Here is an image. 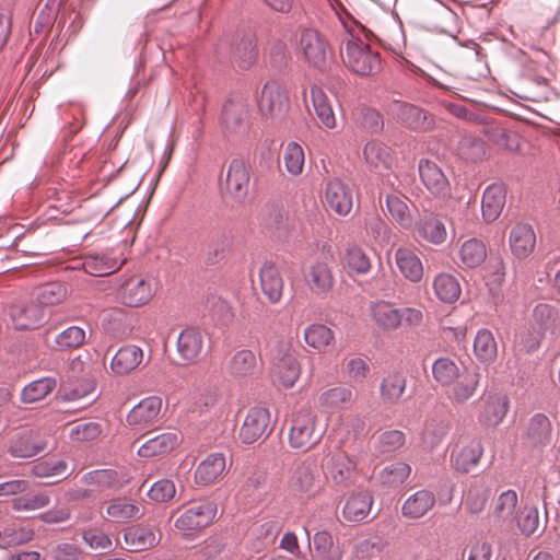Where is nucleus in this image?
Returning a JSON list of instances; mask_svg holds the SVG:
<instances>
[{
	"instance_id": "nucleus-1",
	"label": "nucleus",
	"mask_w": 560,
	"mask_h": 560,
	"mask_svg": "<svg viewBox=\"0 0 560 560\" xmlns=\"http://www.w3.org/2000/svg\"><path fill=\"white\" fill-rule=\"evenodd\" d=\"M372 32L358 24L355 28L348 30L341 39V56L346 66L354 73L366 77L381 71L382 61L380 54L371 49L361 36L369 38Z\"/></svg>"
},
{
	"instance_id": "nucleus-2",
	"label": "nucleus",
	"mask_w": 560,
	"mask_h": 560,
	"mask_svg": "<svg viewBox=\"0 0 560 560\" xmlns=\"http://www.w3.org/2000/svg\"><path fill=\"white\" fill-rule=\"evenodd\" d=\"M249 188L250 166L241 159H233L229 164L225 182L221 185L224 201L231 205L244 203Z\"/></svg>"
},
{
	"instance_id": "nucleus-3",
	"label": "nucleus",
	"mask_w": 560,
	"mask_h": 560,
	"mask_svg": "<svg viewBox=\"0 0 560 560\" xmlns=\"http://www.w3.org/2000/svg\"><path fill=\"white\" fill-rule=\"evenodd\" d=\"M323 434V429L316 424L315 415L301 410L292 419L289 442L291 447L306 452L322 440Z\"/></svg>"
},
{
	"instance_id": "nucleus-4",
	"label": "nucleus",
	"mask_w": 560,
	"mask_h": 560,
	"mask_svg": "<svg viewBox=\"0 0 560 560\" xmlns=\"http://www.w3.org/2000/svg\"><path fill=\"white\" fill-rule=\"evenodd\" d=\"M10 317L19 330L36 329L46 322L48 311L31 295L10 306Z\"/></svg>"
},
{
	"instance_id": "nucleus-5",
	"label": "nucleus",
	"mask_w": 560,
	"mask_h": 560,
	"mask_svg": "<svg viewBox=\"0 0 560 560\" xmlns=\"http://www.w3.org/2000/svg\"><path fill=\"white\" fill-rule=\"evenodd\" d=\"M322 469L315 457L308 456L294 465L290 477V487L300 493L314 494L320 488Z\"/></svg>"
},
{
	"instance_id": "nucleus-6",
	"label": "nucleus",
	"mask_w": 560,
	"mask_h": 560,
	"mask_svg": "<svg viewBox=\"0 0 560 560\" xmlns=\"http://www.w3.org/2000/svg\"><path fill=\"white\" fill-rule=\"evenodd\" d=\"M272 430L269 410L264 407H253L245 417L240 430V438L243 443L252 444L258 440L266 439Z\"/></svg>"
},
{
	"instance_id": "nucleus-7",
	"label": "nucleus",
	"mask_w": 560,
	"mask_h": 560,
	"mask_svg": "<svg viewBox=\"0 0 560 560\" xmlns=\"http://www.w3.org/2000/svg\"><path fill=\"white\" fill-rule=\"evenodd\" d=\"M300 45L306 60L316 69L325 70L331 55L327 43L314 28H303Z\"/></svg>"
},
{
	"instance_id": "nucleus-8",
	"label": "nucleus",
	"mask_w": 560,
	"mask_h": 560,
	"mask_svg": "<svg viewBox=\"0 0 560 560\" xmlns=\"http://www.w3.org/2000/svg\"><path fill=\"white\" fill-rule=\"evenodd\" d=\"M221 121L229 132L235 135L245 133L249 128L246 100L240 95L230 97L223 105Z\"/></svg>"
},
{
	"instance_id": "nucleus-9",
	"label": "nucleus",
	"mask_w": 560,
	"mask_h": 560,
	"mask_svg": "<svg viewBox=\"0 0 560 560\" xmlns=\"http://www.w3.org/2000/svg\"><path fill=\"white\" fill-rule=\"evenodd\" d=\"M418 171L422 184L435 198L445 200L451 196V184L442 168L428 159H421Z\"/></svg>"
},
{
	"instance_id": "nucleus-10",
	"label": "nucleus",
	"mask_w": 560,
	"mask_h": 560,
	"mask_svg": "<svg viewBox=\"0 0 560 560\" xmlns=\"http://www.w3.org/2000/svg\"><path fill=\"white\" fill-rule=\"evenodd\" d=\"M217 505L210 501L195 503L175 521V527L185 530H197L208 526L215 517Z\"/></svg>"
},
{
	"instance_id": "nucleus-11",
	"label": "nucleus",
	"mask_w": 560,
	"mask_h": 560,
	"mask_svg": "<svg viewBox=\"0 0 560 560\" xmlns=\"http://www.w3.org/2000/svg\"><path fill=\"white\" fill-rule=\"evenodd\" d=\"M324 198L325 205L340 217L348 215L353 207V190L339 178L326 183Z\"/></svg>"
},
{
	"instance_id": "nucleus-12",
	"label": "nucleus",
	"mask_w": 560,
	"mask_h": 560,
	"mask_svg": "<svg viewBox=\"0 0 560 560\" xmlns=\"http://www.w3.org/2000/svg\"><path fill=\"white\" fill-rule=\"evenodd\" d=\"M288 97L282 86L275 80L267 81L258 98V108L266 117H278L287 107Z\"/></svg>"
},
{
	"instance_id": "nucleus-13",
	"label": "nucleus",
	"mask_w": 560,
	"mask_h": 560,
	"mask_svg": "<svg viewBox=\"0 0 560 560\" xmlns=\"http://www.w3.org/2000/svg\"><path fill=\"white\" fill-rule=\"evenodd\" d=\"M517 493L514 490L503 491L493 503L492 523L505 530L511 529L517 515Z\"/></svg>"
},
{
	"instance_id": "nucleus-14",
	"label": "nucleus",
	"mask_w": 560,
	"mask_h": 560,
	"mask_svg": "<svg viewBox=\"0 0 560 560\" xmlns=\"http://www.w3.org/2000/svg\"><path fill=\"white\" fill-rule=\"evenodd\" d=\"M258 49L256 37L250 32H244L231 43V58L241 70H249L256 62Z\"/></svg>"
},
{
	"instance_id": "nucleus-15",
	"label": "nucleus",
	"mask_w": 560,
	"mask_h": 560,
	"mask_svg": "<svg viewBox=\"0 0 560 560\" xmlns=\"http://www.w3.org/2000/svg\"><path fill=\"white\" fill-rule=\"evenodd\" d=\"M153 296L151 283L139 277L127 279L119 289V299L129 307L147 304Z\"/></svg>"
},
{
	"instance_id": "nucleus-16",
	"label": "nucleus",
	"mask_w": 560,
	"mask_h": 560,
	"mask_svg": "<svg viewBox=\"0 0 560 560\" xmlns=\"http://www.w3.org/2000/svg\"><path fill=\"white\" fill-rule=\"evenodd\" d=\"M416 233L419 237L434 245L444 243L447 236L443 218L429 211L419 214L416 222Z\"/></svg>"
},
{
	"instance_id": "nucleus-17",
	"label": "nucleus",
	"mask_w": 560,
	"mask_h": 560,
	"mask_svg": "<svg viewBox=\"0 0 560 560\" xmlns=\"http://www.w3.org/2000/svg\"><path fill=\"white\" fill-rule=\"evenodd\" d=\"M327 478L336 486L349 487L355 479V464L345 453L334 454L326 464Z\"/></svg>"
},
{
	"instance_id": "nucleus-18",
	"label": "nucleus",
	"mask_w": 560,
	"mask_h": 560,
	"mask_svg": "<svg viewBox=\"0 0 560 560\" xmlns=\"http://www.w3.org/2000/svg\"><path fill=\"white\" fill-rule=\"evenodd\" d=\"M162 399L150 396L138 402L127 415V423L130 427L145 428L152 425L159 418Z\"/></svg>"
},
{
	"instance_id": "nucleus-19",
	"label": "nucleus",
	"mask_w": 560,
	"mask_h": 560,
	"mask_svg": "<svg viewBox=\"0 0 560 560\" xmlns=\"http://www.w3.org/2000/svg\"><path fill=\"white\" fill-rule=\"evenodd\" d=\"M483 454V445L478 438L471 439L466 445L452 452L451 460L454 468L463 474L472 471Z\"/></svg>"
},
{
	"instance_id": "nucleus-20",
	"label": "nucleus",
	"mask_w": 560,
	"mask_h": 560,
	"mask_svg": "<svg viewBox=\"0 0 560 560\" xmlns=\"http://www.w3.org/2000/svg\"><path fill=\"white\" fill-rule=\"evenodd\" d=\"M396 116L400 124L412 130L428 131L434 127L433 116L412 104L399 103Z\"/></svg>"
},
{
	"instance_id": "nucleus-21",
	"label": "nucleus",
	"mask_w": 560,
	"mask_h": 560,
	"mask_svg": "<svg viewBox=\"0 0 560 560\" xmlns=\"http://www.w3.org/2000/svg\"><path fill=\"white\" fill-rule=\"evenodd\" d=\"M480 369L475 365L464 369L456 377L452 386L451 398L456 404H464L469 400L476 393L480 382Z\"/></svg>"
},
{
	"instance_id": "nucleus-22",
	"label": "nucleus",
	"mask_w": 560,
	"mask_h": 560,
	"mask_svg": "<svg viewBox=\"0 0 560 560\" xmlns=\"http://www.w3.org/2000/svg\"><path fill=\"white\" fill-rule=\"evenodd\" d=\"M373 497L368 490L353 492L345 502L342 517L349 523L363 522L371 513Z\"/></svg>"
},
{
	"instance_id": "nucleus-23",
	"label": "nucleus",
	"mask_w": 560,
	"mask_h": 560,
	"mask_svg": "<svg viewBox=\"0 0 560 560\" xmlns=\"http://www.w3.org/2000/svg\"><path fill=\"white\" fill-rule=\"evenodd\" d=\"M510 247L513 255L520 259L528 257L536 244V234L530 224L517 223L510 232Z\"/></svg>"
},
{
	"instance_id": "nucleus-24",
	"label": "nucleus",
	"mask_w": 560,
	"mask_h": 560,
	"mask_svg": "<svg viewBox=\"0 0 560 560\" xmlns=\"http://www.w3.org/2000/svg\"><path fill=\"white\" fill-rule=\"evenodd\" d=\"M260 288L266 299L276 304L280 301L283 292V279L271 261H266L259 270Z\"/></svg>"
},
{
	"instance_id": "nucleus-25",
	"label": "nucleus",
	"mask_w": 560,
	"mask_h": 560,
	"mask_svg": "<svg viewBox=\"0 0 560 560\" xmlns=\"http://www.w3.org/2000/svg\"><path fill=\"white\" fill-rule=\"evenodd\" d=\"M124 540L128 551L140 552L155 547L160 538L148 526L132 525L125 529Z\"/></svg>"
},
{
	"instance_id": "nucleus-26",
	"label": "nucleus",
	"mask_w": 560,
	"mask_h": 560,
	"mask_svg": "<svg viewBox=\"0 0 560 560\" xmlns=\"http://www.w3.org/2000/svg\"><path fill=\"white\" fill-rule=\"evenodd\" d=\"M506 190L501 184H492L486 188L481 200L482 217L486 222L495 221L505 205Z\"/></svg>"
},
{
	"instance_id": "nucleus-27",
	"label": "nucleus",
	"mask_w": 560,
	"mask_h": 560,
	"mask_svg": "<svg viewBox=\"0 0 560 560\" xmlns=\"http://www.w3.org/2000/svg\"><path fill=\"white\" fill-rule=\"evenodd\" d=\"M47 448L44 438L33 432H23L10 445L9 452L15 458H30L36 456Z\"/></svg>"
},
{
	"instance_id": "nucleus-28",
	"label": "nucleus",
	"mask_w": 560,
	"mask_h": 560,
	"mask_svg": "<svg viewBox=\"0 0 560 560\" xmlns=\"http://www.w3.org/2000/svg\"><path fill=\"white\" fill-rule=\"evenodd\" d=\"M203 336L196 327L185 328L177 337V352L187 362H192L202 353Z\"/></svg>"
},
{
	"instance_id": "nucleus-29",
	"label": "nucleus",
	"mask_w": 560,
	"mask_h": 560,
	"mask_svg": "<svg viewBox=\"0 0 560 560\" xmlns=\"http://www.w3.org/2000/svg\"><path fill=\"white\" fill-rule=\"evenodd\" d=\"M225 456L222 453L209 454L197 467L195 480L198 485L213 483L225 471Z\"/></svg>"
},
{
	"instance_id": "nucleus-30",
	"label": "nucleus",
	"mask_w": 560,
	"mask_h": 560,
	"mask_svg": "<svg viewBox=\"0 0 560 560\" xmlns=\"http://www.w3.org/2000/svg\"><path fill=\"white\" fill-rule=\"evenodd\" d=\"M552 429L548 417L537 413L529 420L524 439L528 445L538 447L549 444Z\"/></svg>"
},
{
	"instance_id": "nucleus-31",
	"label": "nucleus",
	"mask_w": 560,
	"mask_h": 560,
	"mask_svg": "<svg viewBox=\"0 0 560 560\" xmlns=\"http://www.w3.org/2000/svg\"><path fill=\"white\" fill-rule=\"evenodd\" d=\"M435 504V494L422 489L411 494L402 504L401 513L408 518H420Z\"/></svg>"
},
{
	"instance_id": "nucleus-32",
	"label": "nucleus",
	"mask_w": 560,
	"mask_h": 560,
	"mask_svg": "<svg viewBox=\"0 0 560 560\" xmlns=\"http://www.w3.org/2000/svg\"><path fill=\"white\" fill-rule=\"evenodd\" d=\"M275 374L280 385L291 388L301 374V366L294 352L288 351L275 363Z\"/></svg>"
},
{
	"instance_id": "nucleus-33",
	"label": "nucleus",
	"mask_w": 560,
	"mask_h": 560,
	"mask_svg": "<svg viewBox=\"0 0 560 560\" xmlns=\"http://www.w3.org/2000/svg\"><path fill=\"white\" fill-rule=\"evenodd\" d=\"M143 352L135 345L121 347L113 357L110 368L116 374H126L135 370L142 361Z\"/></svg>"
},
{
	"instance_id": "nucleus-34",
	"label": "nucleus",
	"mask_w": 560,
	"mask_h": 560,
	"mask_svg": "<svg viewBox=\"0 0 560 560\" xmlns=\"http://www.w3.org/2000/svg\"><path fill=\"white\" fill-rule=\"evenodd\" d=\"M121 265L122 261L119 262L116 258L109 257L104 253L88 254L82 262L85 272L94 277L108 276L118 270Z\"/></svg>"
},
{
	"instance_id": "nucleus-35",
	"label": "nucleus",
	"mask_w": 560,
	"mask_h": 560,
	"mask_svg": "<svg viewBox=\"0 0 560 560\" xmlns=\"http://www.w3.org/2000/svg\"><path fill=\"white\" fill-rule=\"evenodd\" d=\"M371 317L383 330H395L400 326L399 308L392 303L378 301L371 305Z\"/></svg>"
},
{
	"instance_id": "nucleus-36",
	"label": "nucleus",
	"mask_w": 560,
	"mask_h": 560,
	"mask_svg": "<svg viewBox=\"0 0 560 560\" xmlns=\"http://www.w3.org/2000/svg\"><path fill=\"white\" fill-rule=\"evenodd\" d=\"M509 409V399L505 395H490L480 413V421L488 427H497L502 422Z\"/></svg>"
},
{
	"instance_id": "nucleus-37",
	"label": "nucleus",
	"mask_w": 560,
	"mask_h": 560,
	"mask_svg": "<svg viewBox=\"0 0 560 560\" xmlns=\"http://www.w3.org/2000/svg\"><path fill=\"white\" fill-rule=\"evenodd\" d=\"M180 439L178 434L166 432L155 435L145 441L138 450L140 457H154L172 451Z\"/></svg>"
},
{
	"instance_id": "nucleus-38",
	"label": "nucleus",
	"mask_w": 560,
	"mask_h": 560,
	"mask_svg": "<svg viewBox=\"0 0 560 560\" xmlns=\"http://www.w3.org/2000/svg\"><path fill=\"white\" fill-rule=\"evenodd\" d=\"M395 260L399 271L411 282H419L423 277V266L419 257L409 248H398Z\"/></svg>"
},
{
	"instance_id": "nucleus-39",
	"label": "nucleus",
	"mask_w": 560,
	"mask_h": 560,
	"mask_svg": "<svg viewBox=\"0 0 560 560\" xmlns=\"http://www.w3.org/2000/svg\"><path fill=\"white\" fill-rule=\"evenodd\" d=\"M231 247L230 235L224 231L214 232L203 249V261L212 266L221 261Z\"/></svg>"
},
{
	"instance_id": "nucleus-40",
	"label": "nucleus",
	"mask_w": 560,
	"mask_h": 560,
	"mask_svg": "<svg viewBox=\"0 0 560 560\" xmlns=\"http://www.w3.org/2000/svg\"><path fill=\"white\" fill-rule=\"evenodd\" d=\"M306 280L316 294L327 293L334 287L332 272L324 261H317L311 266Z\"/></svg>"
},
{
	"instance_id": "nucleus-41",
	"label": "nucleus",
	"mask_w": 560,
	"mask_h": 560,
	"mask_svg": "<svg viewBox=\"0 0 560 560\" xmlns=\"http://www.w3.org/2000/svg\"><path fill=\"white\" fill-rule=\"evenodd\" d=\"M433 289L436 298L447 304L455 303L462 293L460 284L456 277L441 272L433 280Z\"/></svg>"
},
{
	"instance_id": "nucleus-42",
	"label": "nucleus",
	"mask_w": 560,
	"mask_h": 560,
	"mask_svg": "<svg viewBox=\"0 0 560 560\" xmlns=\"http://www.w3.org/2000/svg\"><path fill=\"white\" fill-rule=\"evenodd\" d=\"M407 378L404 373L394 372L386 375L380 386V394L383 401L387 404L398 402L406 390Z\"/></svg>"
},
{
	"instance_id": "nucleus-43",
	"label": "nucleus",
	"mask_w": 560,
	"mask_h": 560,
	"mask_svg": "<svg viewBox=\"0 0 560 560\" xmlns=\"http://www.w3.org/2000/svg\"><path fill=\"white\" fill-rule=\"evenodd\" d=\"M474 353L485 364L492 363L498 355V343L489 329H479L474 340Z\"/></svg>"
},
{
	"instance_id": "nucleus-44",
	"label": "nucleus",
	"mask_w": 560,
	"mask_h": 560,
	"mask_svg": "<svg viewBox=\"0 0 560 560\" xmlns=\"http://www.w3.org/2000/svg\"><path fill=\"white\" fill-rule=\"evenodd\" d=\"M257 370V360L252 350L237 351L228 363V371L236 377L254 375Z\"/></svg>"
},
{
	"instance_id": "nucleus-45",
	"label": "nucleus",
	"mask_w": 560,
	"mask_h": 560,
	"mask_svg": "<svg viewBox=\"0 0 560 560\" xmlns=\"http://www.w3.org/2000/svg\"><path fill=\"white\" fill-rule=\"evenodd\" d=\"M311 100L320 122L327 128H334L336 126V118L325 92L316 85L312 86Z\"/></svg>"
},
{
	"instance_id": "nucleus-46",
	"label": "nucleus",
	"mask_w": 560,
	"mask_h": 560,
	"mask_svg": "<svg viewBox=\"0 0 560 560\" xmlns=\"http://www.w3.org/2000/svg\"><path fill=\"white\" fill-rule=\"evenodd\" d=\"M304 340L318 352H325L327 347L334 342L335 336L332 330L327 326L323 324H312L304 330Z\"/></svg>"
},
{
	"instance_id": "nucleus-47",
	"label": "nucleus",
	"mask_w": 560,
	"mask_h": 560,
	"mask_svg": "<svg viewBox=\"0 0 560 560\" xmlns=\"http://www.w3.org/2000/svg\"><path fill=\"white\" fill-rule=\"evenodd\" d=\"M32 295L48 311V306L59 304L66 299L67 289L62 283L49 282L38 287Z\"/></svg>"
},
{
	"instance_id": "nucleus-48",
	"label": "nucleus",
	"mask_w": 560,
	"mask_h": 560,
	"mask_svg": "<svg viewBox=\"0 0 560 560\" xmlns=\"http://www.w3.org/2000/svg\"><path fill=\"white\" fill-rule=\"evenodd\" d=\"M460 373L457 364L446 357L436 359L432 364L433 378L443 387L451 386Z\"/></svg>"
},
{
	"instance_id": "nucleus-49",
	"label": "nucleus",
	"mask_w": 560,
	"mask_h": 560,
	"mask_svg": "<svg viewBox=\"0 0 560 560\" xmlns=\"http://www.w3.org/2000/svg\"><path fill=\"white\" fill-rule=\"evenodd\" d=\"M57 381L54 377H42L27 384L22 393L23 402L31 404L44 399L56 387Z\"/></svg>"
},
{
	"instance_id": "nucleus-50",
	"label": "nucleus",
	"mask_w": 560,
	"mask_h": 560,
	"mask_svg": "<svg viewBox=\"0 0 560 560\" xmlns=\"http://www.w3.org/2000/svg\"><path fill=\"white\" fill-rule=\"evenodd\" d=\"M313 547L318 560H340L341 550L332 541L331 535L326 532H317L313 537Z\"/></svg>"
},
{
	"instance_id": "nucleus-51",
	"label": "nucleus",
	"mask_w": 560,
	"mask_h": 560,
	"mask_svg": "<svg viewBox=\"0 0 560 560\" xmlns=\"http://www.w3.org/2000/svg\"><path fill=\"white\" fill-rule=\"evenodd\" d=\"M50 504V497L46 492H24L11 501L14 511H35L47 508Z\"/></svg>"
},
{
	"instance_id": "nucleus-52",
	"label": "nucleus",
	"mask_w": 560,
	"mask_h": 560,
	"mask_svg": "<svg viewBox=\"0 0 560 560\" xmlns=\"http://www.w3.org/2000/svg\"><path fill=\"white\" fill-rule=\"evenodd\" d=\"M84 480L90 485H95L101 490H119L124 485L118 472L114 469H98L90 471L84 476Z\"/></svg>"
},
{
	"instance_id": "nucleus-53",
	"label": "nucleus",
	"mask_w": 560,
	"mask_h": 560,
	"mask_svg": "<svg viewBox=\"0 0 560 560\" xmlns=\"http://www.w3.org/2000/svg\"><path fill=\"white\" fill-rule=\"evenodd\" d=\"M85 341V330L78 326H69L55 337L54 350L65 351L77 349Z\"/></svg>"
},
{
	"instance_id": "nucleus-54",
	"label": "nucleus",
	"mask_w": 560,
	"mask_h": 560,
	"mask_svg": "<svg viewBox=\"0 0 560 560\" xmlns=\"http://www.w3.org/2000/svg\"><path fill=\"white\" fill-rule=\"evenodd\" d=\"M460 259L468 268L478 267L487 257L486 245L476 238L466 241L460 247Z\"/></svg>"
},
{
	"instance_id": "nucleus-55",
	"label": "nucleus",
	"mask_w": 560,
	"mask_h": 560,
	"mask_svg": "<svg viewBox=\"0 0 560 560\" xmlns=\"http://www.w3.org/2000/svg\"><path fill=\"white\" fill-rule=\"evenodd\" d=\"M106 514L117 523H124L141 516L140 508L137 504L121 499L113 500L106 508Z\"/></svg>"
},
{
	"instance_id": "nucleus-56",
	"label": "nucleus",
	"mask_w": 560,
	"mask_h": 560,
	"mask_svg": "<svg viewBox=\"0 0 560 560\" xmlns=\"http://www.w3.org/2000/svg\"><path fill=\"white\" fill-rule=\"evenodd\" d=\"M352 400V390L343 386L327 389L319 396L322 406L334 409L346 408Z\"/></svg>"
},
{
	"instance_id": "nucleus-57",
	"label": "nucleus",
	"mask_w": 560,
	"mask_h": 560,
	"mask_svg": "<svg viewBox=\"0 0 560 560\" xmlns=\"http://www.w3.org/2000/svg\"><path fill=\"white\" fill-rule=\"evenodd\" d=\"M411 468L408 464L397 462L385 466L380 472V480L388 487L401 485L410 475Z\"/></svg>"
},
{
	"instance_id": "nucleus-58",
	"label": "nucleus",
	"mask_w": 560,
	"mask_h": 560,
	"mask_svg": "<svg viewBox=\"0 0 560 560\" xmlns=\"http://www.w3.org/2000/svg\"><path fill=\"white\" fill-rule=\"evenodd\" d=\"M386 209L392 219L400 226L407 229L411 226L412 219L407 203L395 195H387L385 198Z\"/></svg>"
},
{
	"instance_id": "nucleus-59",
	"label": "nucleus",
	"mask_w": 560,
	"mask_h": 560,
	"mask_svg": "<svg viewBox=\"0 0 560 560\" xmlns=\"http://www.w3.org/2000/svg\"><path fill=\"white\" fill-rule=\"evenodd\" d=\"M363 155L366 163L374 168L388 167L390 164L388 148L377 141L368 142L363 148Z\"/></svg>"
},
{
	"instance_id": "nucleus-60",
	"label": "nucleus",
	"mask_w": 560,
	"mask_h": 560,
	"mask_svg": "<svg viewBox=\"0 0 560 560\" xmlns=\"http://www.w3.org/2000/svg\"><path fill=\"white\" fill-rule=\"evenodd\" d=\"M32 474L38 478L62 477L68 474V464L65 460H43L33 465Z\"/></svg>"
},
{
	"instance_id": "nucleus-61",
	"label": "nucleus",
	"mask_w": 560,
	"mask_h": 560,
	"mask_svg": "<svg viewBox=\"0 0 560 560\" xmlns=\"http://www.w3.org/2000/svg\"><path fill=\"white\" fill-rule=\"evenodd\" d=\"M283 162L291 175H300L304 165V151L302 147L296 142H289L283 152Z\"/></svg>"
},
{
	"instance_id": "nucleus-62",
	"label": "nucleus",
	"mask_w": 560,
	"mask_h": 560,
	"mask_svg": "<svg viewBox=\"0 0 560 560\" xmlns=\"http://www.w3.org/2000/svg\"><path fill=\"white\" fill-rule=\"evenodd\" d=\"M346 264L351 272L358 275H364L371 269L369 256L358 246H351L347 249Z\"/></svg>"
},
{
	"instance_id": "nucleus-63",
	"label": "nucleus",
	"mask_w": 560,
	"mask_h": 560,
	"mask_svg": "<svg viewBox=\"0 0 560 560\" xmlns=\"http://www.w3.org/2000/svg\"><path fill=\"white\" fill-rule=\"evenodd\" d=\"M517 527L525 536L535 534L540 528L539 512L536 506H524L517 517Z\"/></svg>"
},
{
	"instance_id": "nucleus-64",
	"label": "nucleus",
	"mask_w": 560,
	"mask_h": 560,
	"mask_svg": "<svg viewBox=\"0 0 560 560\" xmlns=\"http://www.w3.org/2000/svg\"><path fill=\"white\" fill-rule=\"evenodd\" d=\"M544 337L541 328H537L535 325L524 327L516 336V342L521 350L527 353L538 349L540 341Z\"/></svg>"
}]
</instances>
